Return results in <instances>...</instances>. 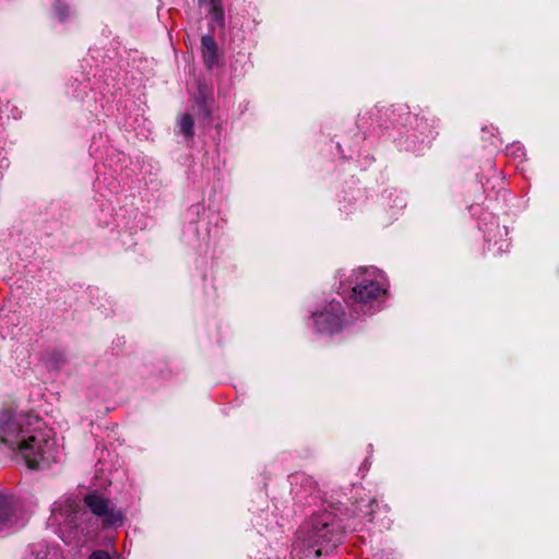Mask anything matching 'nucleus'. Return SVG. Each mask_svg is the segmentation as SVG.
<instances>
[{
  "instance_id": "nucleus-1",
  "label": "nucleus",
  "mask_w": 559,
  "mask_h": 559,
  "mask_svg": "<svg viewBox=\"0 0 559 559\" xmlns=\"http://www.w3.org/2000/svg\"><path fill=\"white\" fill-rule=\"evenodd\" d=\"M0 442L20 453L29 468L48 460L53 447L43 421L22 413L0 415Z\"/></svg>"
},
{
  "instance_id": "nucleus-2",
  "label": "nucleus",
  "mask_w": 559,
  "mask_h": 559,
  "mask_svg": "<svg viewBox=\"0 0 559 559\" xmlns=\"http://www.w3.org/2000/svg\"><path fill=\"white\" fill-rule=\"evenodd\" d=\"M338 530L335 519L330 513H323L312 520L311 530L308 536V545L313 548L316 557L335 545Z\"/></svg>"
},
{
  "instance_id": "nucleus-3",
  "label": "nucleus",
  "mask_w": 559,
  "mask_h": 559,
  "mask_svg": "<svg viewBox=\"0 0 559 559\" xmlns=\"http://www.w3.org/2000/svg\"><path fill=\"white\" fill-rule=\"evenodd\" d=\"M364 275L362 280L358 282L352 289V297L359 302H368L378 298L385 292L384 284L381 281V274L374 267L359 269L356 272V278Z\"/></svg>"
},
{
  "instance_id": "nucleus-4",
  "label": "nucleus",
  "mask_w": 559,
  "mask_h": 559,
  "mask_svg": "<svg viewBox=\"0 0 559 559\" xmlns=\"http://www.w3.org/2000/svg\"><path fill=\"white\" fill-rule=\"evenodd\" d=\"M84 502L105 524H117L122 521V513L111 508L109 501L97 492L85 496Z\"/></svg>"
},
{
  "instance_id": "nucleus-5",
  "label": "nucleus",
  "mask_w": 559,
  "mask_h": 559,
  "mask_svg": "<svg viewBox=\"0 0 559 559\" xmlns=\"http://www.w3.org/2000/svg\"><path fill=\"white\" fill-rule=\"evenodd\" d=\"M331 310L316 314V325L321 333H333L341 326L342 310L340 304L331 305Z\"/></svg>"
},
{
  "instance_id": "nucleus-6",
  "label": "nucleus",
  "mask_w": 559,
  "mask_h": 559,
  "mask_svg": "<svg viewBox=\"0 0 559 559\" xmlns=\"http://www.w3.org/2000/svg\"><path fill=\"white\" fill-rule=\"evenodd\" d=\"M202 55L204 62L209 67H212L216 62V43L212 36L202 37Z\"/></svg>"
},
{
  "instance_id": "nucleus-7",
  "label": "nucleus",
  "mask_w": 559,
  "mask_h": 559,
  "mask_svg": "<svg viewBox=\"0 0 559 559\" xmlns=\"http://www.w3.org/2000/svg\"><path fill=\"white\" fill-rule=\"evenodd\" d=\"M202 3H207L210 5V12L213 15V19L218 23H222L224 20V11L222 8L221 0H200Z\"/></svg>"
},
{
  "instance_id": "nucleus-8",
  "label": "nucleus",
  "mask_w": 559,
  "mask_h": 559,
  "mask_svg": "<svg viewBox=\"0 0 559 559\" xmlns=\"http://www.w3.org/2000/svg\"><path fill=\"white\" fill-rule=\"evenodd\" d=\"M31 559H62L59 551L55 548L41 547Z\"/></svg>"
},
{
  "instance_id": "nucleus-9",
  "label": "nucleus",
  "mask_w": 559,
  "mask_h": 559,
  "mask_svg": "<svg viewBox=\"0 0 559 559\" xmlns=\"http://www.w3.org/2000/svg\"><path fill=\"white\" fill-rule=\"evenodd\" d=\"M180 130L186 136L193 135V119L190 115L186 114L179 121Z\"/></svg>"
},
{
  "instance_id": "nucleus-10",
  "label": "nucleus",
  "mask_w": 559,
  "mask_h": 559,
  "mask_svg": "<svg viewBox=\"0 0 559 559\" xmlns=\"http://www.w3.org/2000/svg\"><path fill=\"white\" fill-rule=\"evenodd\" d=\"M90 559H109V556L104 551H95L91 555Z\"/></svg>"
}]
</instances>
